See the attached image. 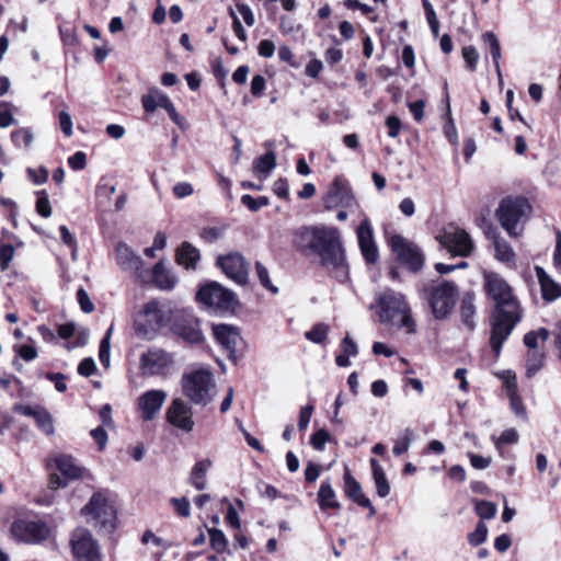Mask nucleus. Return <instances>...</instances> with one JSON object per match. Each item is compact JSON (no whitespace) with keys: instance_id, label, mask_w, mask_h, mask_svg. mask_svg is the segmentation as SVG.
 I'll list each match as a JSON object with an SVG mask.
<instances>
[{"instance_id":"1","label":"nucleus","mask_w":561,"mask_h":561,"mask_svg":"<svg viewBox=\"0 0 561 561\" xmlns=\"http://www.w3.org/2000/svg\"><path fill=\"white\" fill-rule=\"evenodd\" d=\"M484 278L486 291L495 301V311L491 318L490 344L495 356H499L504 341L520 320L519 306L511 287L502 277L488 273Z\"/></svg>"},{"instance_id":"2","label":"nucleus","mask_w":561,"mask_h":561,"mask_svg":"<svg viewBox=\"0 0 561 561\" xmlns=\"http://www.w3.org/2000/svg\"><path fill=\"white\" fill-rule=\"evenodd\" d=\"M312 252L320 257L323 266L334 273L340 282L347 278L348 267L337 228L322 225Z\"/></svg>"},{"instance_id":"3","label":"nucleus","mask_w":561,"mask_h":561,"mask_svg":"<svg viewBox=\"0 0 561 561\" xmlns=\"http://www.w3.org/2000/svg\"><path fill=\"white\" fill-rule=\"evenodd\" d=\"M377 301L381 322L403 328L407 333L415 331V322L411 317L410 307L402 294L387 290L379 295Z\"/></svg>"},{"instance_id":"4","label":"nucleus","mask_w":561,"mask_h":561,"mask_svg":"<svg viewBox=\"0 0 561 561\" xmlns=\"http://www.w3.org/2000/svg\"><path fill=\"white\" fill-rule=\"evenodd\" d=\"M88 523L100 531L112 533L116 527V510L101 492L94 493L89 503L82 508Z\"/></svg>"},{"instance_id":"5","label":"nucleus","mask_w":561,"mask_h":561,"mask_svg":"<svg viewBox=\"0 0 561 561\" xmlns=\"http://www.w3.org/2000/svg\"><path fill=\"white\" fill-rule=\"evenodd\" d=\"M425 293L435 319L447 318L457 301L458 289L456 285L448 280H442L426 288Z\"/></svg>"},{"instance_id":"6","label":"nucleus","mask_w":561,"mask_h":561,"mask_svg":"<svg viewBox=\"0 0 561 561\" xmlns=\"http://www.w3.org/2000/svg\"><path fill=\"white\" fill-rule=\"evenodd\" d=\"M168 317L154 300L145 304L142 311L139 312L134 321L136 334L145 340H153L158 332L167 323Z\"/></svg>"},{"instance_id":"7","label":"nucleus","mask_w":561,"mask_h":561,"mask_svg":"<svg viewBox=\"0 0 561 561\" xmlns=\"http://www.w3.org/2000/svg\"><path fill=\"white\" fill-rule=\"evenodd\" d=\"M184 394L196 404H206L210 401L214 387L211 374L206 369H198L185 374L182 378Z\"/></svg>"},{"instance_id":"8","label":"nucleus","mask_w":561,"mask_h":561,"mask_svg":"<svg viewBox=\"0 0 561 561\" xmlns=\"http://www.w3.org/2000/svg\"><path fill=\"white\" fill-rule=\"evenodd\" d=\"M529 208V204L524 198H505L501 202L496 216L501 226L511 237L519 236L518 222L526 216Z\"/></svg>"},{"instance_id":"9","label":"nucleus","mask_w":561,"mask_h":561,"mask_svg":"<svg viewBox=\"0 0 561 561\" xmlns=\"http://www.w3.org/2000/svg\"><path fill=\"white\" fill-rule=\"evenodd\" d=\"M197 299L214 311H229L237 305L234 294L216 282L201 287Z\"/></svg>"},{"instance_id":"10","label":"nucleus","mask_w":561,"mask_h":561,"mask_svg":"<svg viewBox=\"0 0 561 561\" xmlns=\"http://www.w3.org/2000/svg\"><path fill=\"white\" fill-rule=\"evenodd\" d=\"M174 366L173 356L159 347H151L142 353L139 359V368L145 377H167Z\"/></svg>"},{"instance_id":"11","label":"nucleus","mask_w":561,"mask_h":561,"mask_svg":"<svg viewBox=\"0 0 561 561\" xmlns=\"http://www.w3.org/2000/svg\"><path fill=\"white\" fill-rule=\"evenodd\" d=\"M171 330L186 343L196 344L204 341L199 319L191 311L182 310L176 312L171 324Z\"/></svg>"},{"instance_id":"12","label":"nucleus","mask_w":561,"mask_h":561,"mask_svg":"<svg viewBox=\"0 0 561 561\" xmlns=\"http://www.w3.org/2000/svg\"><path fill=\"white\" fill-rule=\"evenodd\" d=\"M392 251L397 254L398 260L411 272H419L424 263V255L416 244L394 234L389 240Z\"/></svg>"},{"instance_id":"13","label":"nucleus","mask_w":561,"mask_h":561,"mask_svg":"<svg viewBox=\"0 0 561 561\" xmlns=\"http://www.w3.org/2000/svg\"><path fill=\"white\" fill-rule=\"evenodd\" d=\"M437 239L454 255L467 256L473 249V242L469 233L463 229H446Z\"/></svg>"},{"instance_id":"14","label":"nucleus","mask_w":561,"mask_h":561,"mask_svg":"<svg viewBox=\"0 0 561 561\" xmlns=\"http://www.w3.org/2000/svg\"><path fill=\"white\" fill-rule=\"evenodd\" d=\"M12 536L26 543H38L48 538L50 530L42 522L16 520L11 526Z\"/></svg>"},{"instance_id":"15","label":"nucleus","mask_w":561,"mask_h":561,"mask_svg":"<svg viewBox=\"0 0 561 561\" xmlns=\"http://www.w3.org/2000/svg\"><path fill=\"white\" fill-rule=\"evenodd\" d=\"M75 556L84 561H99L101 558L98 542L87 529H77L71 537Z\"/></svg>"},{"instance_id":"16","label":"nucleus","mask_w":561,"mask_h":561,"mask_svg":"<svg viewBox=\"0 0 561 561\" xmlns=\"http://www.w3.org/2000/svg\"><path fill=\"white\" fill-rule=\"evenodd\" d=\"M325 208L331 209L336 206L344 208H352L358 206V203L352 193V190L346 180L343 178H335L327 196L324 197Z\"/></svg>"},{"instance_id":"17","label":"nucleus","mask_w":561,"mask_h":561,"mask_svg":"<svg viewBox=\"0 0 561 561\" xmlns=\"http://www.w3.org/2000/svg\"><path fill=\"white\" fill-rule=\"evenodd\" d=\"M217 265L222 272L239 285H244L248 282L249 268L244 257L238 253H229L220 255L217 259Z\"/></svg>"},{"instance_id":"18","label":"nucleus","mask_w":561,"mask_h":561,"mask_svg":"<svg viewBox=\"0 0 561 561\" xmlns=\"http://www.w3.org/2000/svg\"><path fill=\"white\" fill-rule=\"evenodd\" d=\"M167 397V392L160 389H152L144 392L137 400V408L140 413V417L145 422L153 420L159 414Z\"/></svg>"},{"instance_id":"19","label":"nucleus","mask_w":561,"mask_h":561,"mask_svg":"<svg viewBox=\"0 0 561 561\" xmlns=\"http://www.w3.org/2000/svg\"><path fill=\"white\" fill-rule=\"evenodd\" d=\"M167 420L183 432H192L194 427L193 413L182 399H174L167 410Z\"/></svg>"},{"instance_id":"20","label":"nucleus","mask_w":561,"mask_h":561,"mask_svg":"<svg viewBox=\"0 0 561 561\" xmlns=\"http://www.w3.org/2000/svg\"><path fill=\"white\" fill-rule=\"evenodd\" d=\"M357 239L365 261L368 264H374L378 260V250L374 240L373 228L369 220L366 218L357 228Z\"/></svg>"},{"instance_id":"21","label":"nucleus","mask_w":561,"mask_h":561,"mask_svg":"<svg viewBox=\"0 0 561 561\" xmlns=\"http://www.w3.org/2000/svg\"><path fill=\"white\" fill-rule=\"evenodd\" d=\"M117 264L125 271H131L138 278L144 277V261L126 243L119 242L115 248Z\"/></svg>"},{"instance_id":"22","label":"nucleus","mask_w":561,"mask_h":561,"mask_svg":"<svg viewBox=\"0 0 561 561\" xmlns=\"http://www.w3.org/2000/svg\"><path fill=\"white\" fill-rule=\"evenodd\" d=\"M344 492L359 506L369 508L370 516L376 514V510L373 506L370 500L363 494L360 484L351 474L348 469H346L344 474Z\"/></svg>"},{"instance_id":"23","label":"nucleus","mask_w":561,"mask_h":561,"mask_svg":"<svg viewBox=\"0 0 561 561\" xmlns=\"http://www.w3.org/2000/svg\"><path fill=\"white\" fill-rule=\"evenodd\" d=\"M20 412L25 416L33 417L38 428L46 435L51 436L55 434L53 416L46 409L38 405H24L20 408Z\"/></svg>"},{"instance_id":"24","label":"nucleus","mask_w":561,"mask_h":561,"mask_svg":"<svg viewBox=\"0 0 561 561\" xmlns=\"http://www.w3.org/2000/svg\"><path fill=\"white\" fill-rule=\"evenodd\" d=\"M214 335L217 342L226 350L231 357L236 354L240 335L237 329L228 324H218L214 327Z\"/></svg>"},{"instance_id":"25","label":"nucleus","mask_w":561,"mask_h":561,"mask_svg":"<svg viewBox=\"0 0 561 561\" xmlns=\"http://www.w3.org/2000/svg\"><path fill=\"white\" fill-rule=\"evenodd\" d=\"M321 226H305L297 229L294 233L293 244L301 252L313 251Z\"/></svg>"},{"instance_id":"26","label":"nucleus","mask_w":561,"mask_h":561,"mask_svg":"<svg viewBox=\"0 0 561 561\" xmlns=\"http://www.w3.org/2000/svg\"><path fill=\"white\" fill-rule=\"evenodd\" d=\"M486 236L493 243L496 260L513 265L515 263V252L511 244L494 229H489Z\"/></svg>"},{"instance_id":"27","label":"nucleus","mask_w":561,"mask_h":561,"mask_svg":"<svg viewBox=\"0 0 561 561\" xmlns=\"http://www.w3.org/2000/svg\"><path fill=\"white\" fill-rule=\"evenodd\" d=\"M59 472L69 480L81 478L83 469L76 462L72 456L58 454L51 458Z\"/></svg>"},{"instance_id":"28","label":"nucleus","mask_w":561,"mask_h":561,"mask_svg":"<svg viewBox=\"0 0 561 561\" xmlns=\"http://www.w3.org/2000/svg\"><path fill=\"white\" fill-rule=\"evenodd\" d=\"M539 280L542 298L552 301L561 297V285L556 283L541 266L535 267Z\"/></svg>"},{"instance_id":"29","label":"nucleus","mask_w":561,"mask_h":561,"mask_svg":"<svg viewBox=\"0 0 561 561\" xmlns=\"http://www.w3.org/2000/svg\"><path fill=\"white\" fill-rule=\"evenodd\" d=\"M152 282L158 288L162 290H171L176 284V278L167 268L163 261H160L152 268Z\"/></svg>"},{"instance_id":"30","label":"nucleus","mask_w":561,"mask_h":561,"mask_svg":"<svg viewBox=\"0 0 561 561\" xmlns=\"http://www.w3.org/2000/svg\"><path fill=\"white\" fill-rule=\"evenodd\" d=\"M199 259L201 254L198 249L193 247L190 242H183L176 250L175 260L178 264L183 265L187 270L195 268Z\"/></svg>"},{"instance_id":"31","label":"nucleus","mask_w":561,"mask_h":561,"mask_svg":"<svg viewBox=\"0 0 561 561\" xmlns=\"http://www.w3.org/2000/svg\"><path fill=\"white\" fill-rule=\"evenodd\" d=\"M369 462H370V467H371V471H373V478L375 481L377 494L380 497L388 496L390 493V484L386 478V474H385V471H383L381 465L375 458H371Z\"/></svg>"},{"instance_id":"32","label":"nucleus","mask_w":561,"mask_h":561,"mask_svg":"<svg viewBox=\"0 0 561 561\" xmlns=\"http://www.w3.org/2000/svg\"><path fill=\"white\" fill-rule=\"evenodd\" d=\"M476 314V306L474 298L472 294H466L460 302V317L462 323L469 329L473 330L476 328L474 322Z\"/></svg>"},{"instance_id":"33","label":"nucleus","mask_w":561,"mask_h":561,"mask_svg":"<svg viewBox=\"0 0 561 561\" xmlns=\"http://www.w3.org/2000/svg\"><path fill=\"white\" fill-rule=\"evenodd\" d=\"M163 99H169V96L159 89L153 88L142 95L141 104L147 113H153L157 108L163 107Z\"/></svg>"},{"instance_id":"34","label":"nucleus","mask_w":561,"mask_h":561,"mask_svg":"<svg viewBox=\"0 0 561 561\" xmlns=\"http://www.w3.org/2000/svg\"><path fill=\"white\" fill-rule=\"evenodd\" d=\"M211 466V461L209 459H204L201 461H197L195 466L192 469L191 472V483L197 489V490H204L206 488V474L208 469Z\"/></svg>"},{"instance_id":"35","label":"nucleus","mask_w":561,"mask_h":561,"mask_svg":"<svg viewBox=\"0 0 561 561\" xmlns=\"http://www.w3.org/2000/svg\"><path fill=\"white\" fill-rule=\"evenodd\" d=\"M318 500L322 510L340 507V503L335 500V492L329 482L321 484L318 491Z\"/></svg>"},{"instance_id":"36","label":"nucleus","mask_w":561,"mask_h":561,"mask_svg":"<svg viewBox=\"0 0 561 561\" xmlns=\"http://www.w3.org/2000/svg\"><path fill=\"white\" fill-rule=\"evenodd\" d=\"M276 167V154L274 151L270 150L264 156L255 159L253 163V170L257 174H270L271 171Z\"/></svg>"},{"instance_id":"37","label":"nucleus","mask_w":561,"mask_h":561,"mask_svg":"<svg viewBox=\"0 0 561 561\" xmlns=\"http://www.w3.org/2000/svg\"><path fill=\"white\" fill-rule=\"evenodd\" d=\"M483 41L489 45L490 53L494 61V67L497 72V76L501 78V68H500V59H501V46L499 38L493 32H486L482 35Z\"/></svg>"},{"instance_id":"38","label":"nucleus","mask_w":561,"mask_h":561,"mask_svg":"<svg viewBox=\"0 0 561 561\" xmlns=\"http://www.w3.org/2000/svg\"><path fill=\"white\" fill-rule=\"evenodd\" d=\"M550 336V331L546 328H540L536 331H530L524 336V344L533 352L538 347V340L546 342Z\"/></svg>"},{"instance_id":"39","label":"nucleus","mask_w":561,"mask_h":561,"mask_svg":"<svg viewBox=\"0 0 561 561\" xmlns=\"http://www.w3.org/2000/svg\"><path fill=\"white\" fill-rule=\"evenodd\" d=\"M210 547L218 553H224L228 547V540L225 534L218 528H209Z\"/></svg>"},{"instance_id":"40","label":"nucleus","mask_w":561,"mask_h":561,"mask_svg":"<svg viewBox=\"0 0 561 561\" xmlns=\"http://www.w3.org/2000/svg\"><path fill=\"white\" fill-rule=\"evenodd\" d=\"M474 511L481 519H491L496 515L497 507L493 502L478 500L476 501Z\"/></svg>"},{"instance_id":"41","label":"nucleus","mask_w":561,"mask_h":561,"mask_svg":"<svg viewBox=\"0 0 561 561\" xmlns=\"http://www.w3.org/2000/svg\"><path fill=\"white\" fill-rule=\"evenodd\" d=\"M114 325L112 324L108 330L106 331L105 336L101 341L100 344V351H99V358L100 362L103 364V366L108 367L110 366V351H111V336L113 334Z\"/></svg>"},{"instance_id":"42","label":"nucleus","mask_w":561,"mask_h":561,"mask_svg":"<svg viewBox=\"0 0 561 561\" xmlns=\"http://www.w3.org/2000/svg\"><path fill=\"white\" fill-rule=\"evenodd\" d=\"M329 325L321 322L317 323L311 330L307 331L305 336L307 340L320 344L327 339Z\"/></svg>"},{"instance_id":"43","label":"nucleus","mask_w":561,"mask_h":561,"mask_svg":"<svg viewBox=\"0 0 561 561\" xmlns=\"http://www.w3.org/2000/svg\"><path fill=\"white\" fill-rule=\"evenodd\" d=\"M545 355L543 353L534 351L527 356L526 369L529 377L534 376L542 366Z\"/></svg>"},{"instance_id":"44","label":"nucleus","mask_w":561,"mask_h":561,"mask_svg":"<svg viewBox=\"0 0 561 561\" xmlns=\"http://www.w3.org/2000/svg\"><path fill=\"white\" fill-rule=\"evenodd\" d=\"M413 438V432L410 428H405L402 433V436L394 442V446L392 451L396 456H401L405 451H408L410 444Z\"/></svg>"},{"instance_id":"45","label":"nucleus","mask_w":561,"mask_h":561,"mask_svg":"<svg viewBox=\"0 0 561 561\" xmlns=\"http://www.w3.org/2000/svg\"><path fill=\"white\" fill-rule=\"evenodd\" d=\"M488 527L483 522H479L476 529L468 535V541L472 546H479L486 540Z\"/></svg>"},{"instance_id":"46","label":"nucleus","mask_w":561,"mask_h":561,"mask_svg":"<svg viewBox=\"0 0 561 561\" xmlns=\"http://www.w3.org/2000/svg\"><path fill=\"white\" fill-rule=\"evenodd\" d=\"M36 211L44 218H48L51 215V206L48 195L44 190L37 192Z\"/></svg>"},{"instance_id":"47","label":"nucleus","mask_w":561,"mask_h":561,"mask_svg":"<svg viewBox=\"0 0 561 561\" xmlns=\"http://www.w3.org/2000/svg\"><path fill=\"white\" fill-rule=\"evenodd\" d=\"M241 203L251 211H257L260 208L267 206L270 201L266 196L254 198L253 196L245 194L241 197Z\"/></svg>"},{"instance_id":"48","label":"nucleus","mask_w":561,"mask_h":561,"mask_svg":"<svg viewBox=\"0 0 561 561\" xmlns=\"http://www.w3.org/2000/svg\"><path fill=\"white\" fill-rule=\"evenodd\" d=\"M495 447L500 450L502 445L516 444L518 442V433L515 428L505 430L501 436L493 437Z\"/></svg>"},{"instance_id":"49","label":"nucleus","mask_w":561,"mask_h":561,"mask_svg":"<svg viewBox=\"0 0 561 561\" xmlns=\"http://www.w3.org/2000/svg\"><path fill=\"white\" fill-rule=\"evenodd\" d=\"M508 390L511 409L517 416L526 419V409L523 404L522 399L517 396L515 389H513L511 385H508Z\"/></svg>"},{"instance_id":"50","label":"nucleus","mask_w":561,"mask_h":561,"mask_svg":"<svg viewBox=\"0 0 561 561\" xmlns=\"http://www.w3.org/2000/svg\"><path fill=\"white\" fill-rule=\"evenodd\" d=\"M330 439L331 436L329 432L324 428H320L311 436L310 444L316 450L322 451Z\"/></svg>"},{"instance_id":"51","label":"nucleus","mask_w":561,"mask_h":561,"mask_svg":"<svg viewBox=\"0 0 561 561\" xmlns=\"http://www.w3.org/2000/svg\"><path fill=\"white\" fill-rule=\"evenodd\" d=\"M255 270L261 285L266 289L271 290L272 293L276 294L278 289L272 284L266 267L262 263L256 262Z\"/></svg>"},{"instance_id":"52","label":"nucleus","mask_w":561,"mask_h":561,"mask_svg":"<svg viewBox=\"0 0 561 561\" xmlns=\"http://www.w3.org/2000/svg\"><path fill=\"white\" fill-rule=\"evenodd\" d=\"M14 256V248L11 244H0V270L5 271Z\"/></svg>"},{"instance_id":"53","label":"nucleus","mask_w":561,"mask_h":561,"mask_svg":"<svg viewBox=\"0 0 561 561\" xmlns=\"http://www.w3.org/2000/svg\"><path fill=\"white\" fill-rule=\"evenodd\" d=\"M28 179L36 185H41L48 180V170L44 167L38 169L28 168L26 170Z\"/></svg>"},{"instance_id":"54","label":"nucleus","mask_w":561,"mask_h":561,"mask_svg":"<svg viewBox=\"0 0 561 561\" xmlns=\"http://www.w3.org/2000/svg\"><path fill=\"white\" fill-rule=\"evenodd\" d=\"M13 142L18 146L28 147L33 140L32 134L27 129H18L11 134Z\"/></svg>"},{"instance_id":"55","label":"nucleus","mask_w":561,"mask_h":561,"mask_svg":"<svg viewBox=\"0 0 561 561\" xmlns=\"http://www.w3.org/2000/svg\"><path fill=\"white\" fill-rule=\"evenodd\" d=\"M171 503L180 516L188 517L191 515L190 502L186 497H173Z\"/></svg>"},{"instance_id":"56","label":"nucleus","mask_w":561,"mask_h":561,"mask_svg":"<svg viewBox=\"0 0 561 561\" xmlns=\"http://www.w3.org/2000/svg\"><path fill=\"white\" fill-rule=\"evenodd\" d=\"M462 56L470 70L476 69V65L479 59L477 49L473 46H466L462 48Z\"/></svg>"},{"instance_id":"57","label":"nucleus","mask_w":561,"mask_h":561,"mask_svg":"<svg viewBox=\"0 0 561 561\" xmlns=\"http://www.w3.org/2000/svg\"><path fill=\"white\" fill-rule=\"evenodd\" d=\"M14 351L25 362L34 360L37 357V351L32 345H19L14 346Z\"/></svg>"},{"instance_id":"58","label":"nucleus","mask_w":561,"mask_h":561,"mask_svg":"<svg viewBox=\"0 0 561 561\" xmlns=\"http://www.w3.org/2000/svg\"><path fill=\"white\" fill-rule=\"evenodd\" d=\"M68 164L72 170H82L87 164L85 153L82 151H77L73 156L68 158Z\"/></svg>"},{"instance_id":"59","label":"nucleus","mask_w":561,"mask_h":561,"mask_svg":"<svg viewBox=\"0 0 561 561\" xmlns=\"http://www.w3.org/2000/svg\"><path fill=\"white\" fill-rule=\"evenodd\" d=\"M59 126L65 136L70 137L72 135V119L68 112L61 111L58 115Z\"/></svg>"},{"instance_id":"60","label":"nucleus","mask_w":561,"mask_h":561,"mask_svg":"<svg viewBox=\"0 0 561 561\" xmlns=\"http://www.w3.org/2000/svg\"><path fill=\"white\" fill-rule=\"evenodd\" d=\"M77 298L82 311H84L85 313H90L94 310V305L92 304L88 293L83 288H80L78 290Z\"/></svg>"},{"instance_id":"61","label":"nucleus","mask_w":561,"mask_h":561,"mask_svg":"<svg viewBox=\"0 0 561 561\" xmlns=\"http://www.w3.org/2000/svg\"><path fill=\"white\" fill-rule=\"evenodd\" d=\"M312 412H313V405H311V404H308L300 410L299 421H298V427L300 431H305L308 427L310 420H311Z\"/></svg>"},{"instance_id":"62","label":"nucleus","mask_w":561,"mask_h":561,"mask_svg":"<svg viewBox=\"0 0 561 561\" xmlns=\"http://www.w3.org/2000/svg\"><path fill=\"white\" fill-rule=\"evenodd\" d=\"M173 193L178 198H184L191 196L194 193V188L191 183L180 182L173 186Z\"/></svg>"},{"instance_id":"63","label":"nucleus","mask_w":561,"mask_h":561,"mask_svg":"<svg viewBox=\"0 0 561 561\" xmlns=\"http://www.w3.org/2000/svg\"><path fill=\"white\" fill-rule=\"evenodd\" d=\"M469 458L471 466L478 470L486 469L492 462V459L490 457H483L476 454H469Z\"/></svg>"},{"instance_id":"64","label":"nucleus","mask_w":561,"mask_h":561,"mask_svg":"<svg viewBox=\"0 0 561 561\" xmlns=\"http://www.w3.org/2000/svg\"><path fill=\"white\" fill-rule=\"evenodd\" d=\"M95 363L91 357L84 358L78 366V373L81 376L89 377L95 371Z\"/></svg>"}]
</instances>
